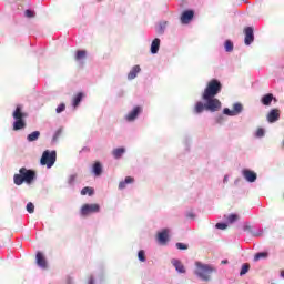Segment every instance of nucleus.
Segmentation results:
<instances>
[{"instance_id": "nucleus-35", "label": "nucleus", "mask_w": 284, "mask_h": 284, "mask_svg": "<svg viewBox=\"0 0 284 284\" xmlns=\"http://www.w3.org/2000/svg\"><path fill=\"white\" fill-rule=\"evenodd\" d=\"M139 260L140 262H145L146 257L144 251H139Z\"/></svg>"}, {"instance_id": "nucleus-46", "label": "nucleus", "mask_w": 284, "mask_h": 284, "mask_svg": "<svg viewBox=\"0 0 284 284\" xmlns=\"http://www.w3.org/2000/svg\"><path fill=\"white\" fill-rule=\"evenodd\" d=\"M281 276L284 277V271L281 272Z\"/></svg>"}, {"instance_id": "nucleus-31", "label": "nucleus", "mask_w": 284, "mask_h": 284, "mask_svg": "<svg viewBox=\"0 0 284 284\" xmlns=\"http://www.w3.org/2000/svg\"><path fill=\"white\" fill-rule=\"evenodd\" d=\"M250 268H251L250 264H243L240 275L241 276L246 275V273H248Z\"/></svg>"}, {"instance_id": "nucleus-43", "label": "nucleus", "mask_w": 284, "mask_h": 284, "mask_svg": "<svg viewBox=\"0 0 284 284\" xmlns=\"http://www.w3.org/2000/svg\"><path fill=\"white\" fill-rule=\"evenodd\" d=\"M89 284H94V277L89 278Z\"/></svg>"}, {"instance_id": "nucleus-7", "label": "nucleus", "mask_w": 284, "mask_h": 284, "mask_svg": "<svg viewBox=\"0 0 284 284\" xmlns=\"http://www.w3.org/2000/svg\"><path fill=\"white\" fill-rule=\"evenodd\" d=\"M254 40H255L254 27L253 26H246V28H244V43H245V45H252Z\"/></svg>"}, {"instance_id": "nucleus-37", "label": "nucleus", "mask_w": 284, "mask_h": 284, "mask_svg": "<svg viewBox=\"0 0 284 284\" xmlns=\"http://www.w3.org/2000/svg\"><path fill=\"white\" fill-rule=\"evenodd\" d=\"M176 246H178V248H180V250H186V248H189L187 244H183L182 242H178V243H176Z\"/></svg>"}, {"instance_id": "nucleus-4", "label": "nucleus", "mask_w": 284, "mask_h": 284, "mask_svg": "<svg viewBox=\"0 0 284 284\" xmlns=\"http://www.w3.org/2000/svg\"><path fill=\"white\" fill-rule=\"evenodd\" d=\"M214 272L213 266H210L209 264H202L201 262H196V275L204 280V282H207Z\"/></svg>"}, {"instance_id": "nucleus-34", "label": "nucleus", "mask_w": 284, "mask_h": 284, "mask_svg": "<svg viewBox=\"0 0 284 284\" xmlns=\"http://www.w3.org/2000/svg\"><path fill=\"white\" fill-rule=\"evenodd\" d=\"M27 211H28L29 213H34V204H33V202H28V204H27Z\"/></svg>"}, {"instance_id": "nucleus-36", "label": "nucleus", "mask_w": 284, "mask_h": 284, "mask_svg": "<svg viewBox=\"0 0 284 284\" xmlns=\"http://www.w3.org/2000/svg\"><path fill=\"white\" fill-rule=\"evenodd\" d=\"M216 229H222V230L227 229V224L225 222H217Z\"/></svg>"}, {"instance_id": "nucleus-29", "label": "nucleus", "mask_w": 284, "mask_h": 284, "mask_svg": "<svg viewBox=\"0 0 284 284\" xmlns=\"http://www.w3.org/2000/svg\"><path fill=\"white\" fill-rule=\"evenodd\" d=\"M87 193H89V195H93L94 190L91 186H84L81 191V194L87 195Z\"/></svg>"}, {"instance_id": "nucleus-28", "label": "nucleus", "mask_w": 284, "mask_h": 284, "mask_svg": "<svg viewBox=\"0 0 284 284\" xmlns=\"http://www.w3.org/2000/svg\"><path fill=\"white\" fill-rule=\"evenodd\" d=\"M266 257H268V253L262 252V253H256L254 260L255 262H258L260 260H265Z\"/></svg>"}, {"instance_id": "nucleus-2", "label": "nucleus", "mask_w": 284, "mask_h": 284, "mask_svg": "<svg viewBox=\"0 0 284 284\" xmlns=\"http://www.w3.org/2000/svg\"><path fill=\"white\" fill-rule=\"evenodd\" d=\"M222 91V83L217 79H212L209 81L204 93H203V99H210V97L215 98L216 94H220Z\"/></svg>"}, {"instance_id": "nucleus-5", "label": "nucleus", "mask_w": 284, "mask_h": 284, "mask_svg": "<svg viewBox=\"0 0 284 284\" xmlns=\"http://www.w3.org/2000/svg\"><path fill=\"white\" fill-rule=\"evenodd\" d=\"M54 162H57V151H43L41 156V164H47V166L50 169L53 166Z\"/></svg>"}, {"instance_id": "nucleus-6", "label": "nucleus", "mask_w": 284, "mask_h": 284, "mask_svg": "<svg viewBox=\"0 0 284 284\" xmlns=\"http://www.w3.org/2000/svg\"><path fill=\"white\" fill-rule=\"evenodd\" d=\"M205 101V110H209L210 112H217L222 108V103L220 99H216L214 97H210L209 99H204Z\"/></svg>"}, {"instance_id": "nucleus-32", "label": "nucleus", "mask_w": 284, "mask_h": 284, "mask_svg": "<svg viewBox=\"0 0 284 284\" xmlns=\"http://www.w3.org/2000/svg\"><path fill=\"white\" fill-rule=\"evenodd\" d=\"M239 219V215L236 213H231V215H227V222L233 223L236 222Z\"/></svg>"}, {"instance_id": "nucleus-47", "label": "nucleus", "mask_w": 284, "mask_h": 284, "mask_svg": "<svg viewBox=\"0 0 284 284\" xmlns=\"http://www.w3.org/2000/svg\"><path fill=\"white\" fill-rule=\"evenodd\" d=\"M283 146H284V142H283Z\"/></svg>"}, {"instance_id": "nucleus-16", "label": "nucleus", "mask_w": 284, "mask_h": 284, "mask_svg": "<svg viewBox=\"0 0 284 284\" xmlns=\"http://www.w3.org/2000/svg\"><path fill=\"white\" fill-rule=\"evenodd\" d=\"M141 112V108L140 106H136L132 110V112H130L128 115H126V120L128 121H134V119H136V116H139Z\"/></svg>"}, {"instance_id": "nucleus-39", "label": "nucleus", "mask_w": 284, "mask_h": 284, "mask_svg": "<svg viewBox=\"0 0 284 284\" xmlns=\"http://www.w3.org/2000/svg\"><path fill=\"white\" fill-rule=\"evenodd\" d=\"M264 134H265V132H264V130L262 128L256 131V136H258V138L264 136Z\"/></svg>"}, {"instance_id": "nucleus-14", "label": "nucleus", "mask_w": 284, "mask_h": 284, "mask_svg": "<svg viewBox=\"0 0 284 284\" xmlns=\"http://www.w3.org/2000/svg\"><path fill=\"white\" fill-rule=\"evenodd\" d=\"M243 175L248 180V182H255L257 178V173L255 171H252L251 169H244L243 170Z\"/></svg>"}, {"instance_id": "nucleus-11", "label": "nucleus", "mask_w": 284, "mask_h": 284, "mask_svg": "<svg viewBox=\"0 0 284 284\" xmlns=\"http://www.w3.org/2000/svg\"><path fill=\"white\" fill-rule=\"evenodd\" d=\"M161 48V39L159 37H155L150 45V52L151 54H158Z\"/></svg>"}, {"instance_id": "nucleus-24", "label": "nucleus", "mask_w": 284, "mask_h": 284, "mask_svg": "<svg viewBox=\"0 0 284 284\" xmlns=\"http://www.w3.org/2000/svg\"><path fill=\"white\" fill-rule=\"evenodd\" d=\"M273 99H274L273 94H265V95L262 98V103H263V105H271Z\"/></svg>"}, {"instance_id": "nucleus-15", "label": "nucleus", "mask_w": 284, "mask_h": 284, "mask_svg": "<svg viewBox=\"0 0 284 284\" xmlns=\"http://www.w3.org/2000/svg\"><path fill=\"white\" fill-rule=\"evenodd\" d=\"M37 264L41 268H47V266H48V262H47L45 257L40 252L37 253Z\"/></svg>"}, {"instance_id": "nucleus-1", "label": "nucleus", "mask_w": 284, "mask_h": 284, "mask_svg": "<svg viewBox=\"0 0 284 284\" xmlns=\"http://www.w3.org/2000/svg\"><path fill=\"white\" fill-rule=\"evenodd\" d=\"M36 178V171L32 169H27V166H21L20 172L16 173L13 175V181L16 184H23V182H27L28 184H31Z\"/></svg>"}, {"instance_id": "nucleus-21", "label": "nucleus", "mask_w": 284, "mask_h": 284, "mask_svg": "<svg viewBox=\"0 0 284 284\" xmlns=\"http://www.w3.org/2000/svg\"><path fill=\"white\" fill-rule=\"evenodd\" d=\"M84 94L83 92H79L74 98H73V101H72V105L73 108H78L83 99Z\"/></svg>"}, {"instance_id": "nucleus-10", "label": "nucleus", "mask_w": 284, "mask_h": 284, "mask_svg": "<svg viewBox=\"0 0 284 284\" xmlns=\"http://www.w3.org/2000/svg\"><path fill=\"white\" fill-rule=\"evenodd\" d=\"M194 14H195V12L193 9L183 10V12L181 14V22L190 23L192 21V19H194Z\"/></svg>"}, {"instance_id": "nucleus-8", "label": "nucleus", "mask_w": 284, "mask_h": 284, "mask_svg": "<svg viewBox=\"0 0 284 284\" xmlns=\"http://www.w3.org/2000/svg\"><path fill=\"white\" fill-rule=\"evenodd\" d=\"M243 112V105L242 103H234L233 110H230V108H224L223 113L227 116H237Z\"/></svg>"}, {"instance_id": "nucleus-23", "label": "nucleus", "mask_w": 284, "mask_h": 284, "mask_svg": "<svg viewBox=\"0 0 284 284\" xmlns=\"http://www.w3.org/2000/svg\"><path fill=\"white\" fill-rule=\"evenodd\" d=\"M130 182H134V178H132V175H126L125 180L120 182L119 189H125L126 184Z\"/></svg>"}, {"instance_id": "nucleus-33", "label": "nucleus", "mask_w": 284, "mask_h": 284, "mask_svg": "<svg viewBox=\"0 0 284 284\" xmlns=\"http://www.w3.org/2000/svg\"><path fill=\"white\" fill-rule=\"evenodd\" d=\"M65 108H67L65 103H60V105H58L55 111L58 114H61V112H64Z\"/></svg>"}, {"instance_id": "nucleus-26", "label": "nucleus", "mask_w": 284, "mask_h": 284, "mask_svg": "<svg viewBox=\"0 0 284 284\" xmlns=\"http://www.w3.org/2000/svg\"><path fill=\"white\" fill-rule=\"evenodd\" d=\"M93 173H95V175H100L102 173L101 162H95V164H93Z\"/></svg>"}, {"instance_id": "nucleus-41", "label": "nucleus", "mask_w": 284, "mask_h": 284, "mask_svg": "<svg viewBox=\"0 0 284 284\" xmlns=\"http://www.w3.org/2000/svg\"><path fill=\"white\" fill-rule=\"evenodd\" d=\"M75 178H77L75 175H70L69 183L72 184L74 182Z\"/></svg>"}, {"instance_id": "nucleus-44", "label": "nucleus", "mask_w": 284, "mask_h": 284, "mask_svg": "<svg viewBox=\"0 0 284 284\" xmlns=\"http://www.w3.org/2000/svg\"><path fill=\"white\" fill-rule=\"evenodd\" d=\"M222 264H229V260H223Z\"/></svg>"}, {"instance_id": "nucleus-38", "label": "nucleus", "mask_w": 284, "mask_h": 284, "mask_svg": "<svg viewBox=\"0 0 284 284\" xmlns=\"http://www.w3.org/2000/svg\"><path fill=\"white\" fill-rule=\"evenodd\" d=\"M141 70H142L141 65H133L130 72H141Z\"/></svg>"}, {"instance_id": "nucleus-19", "label": "nucleus", "mask_w": 284, "mask_h": 284, "mask_svg": "<svg viewBox=\"0 0 284 284\" xmlns=\"http://www.w3.org/2000/svg\"><path fill=\"white\" fill-rule=\"evenodd\" d=\"M224 50H225V52H233V50H234V41H232V39H225V41H224Z\"/></svg>"}, {"instance_id": "nucleus-42", "label": "nucleus", "mask_w": 284, "mask_h": 284, "mask_svg": "<svg viewBox=\"0 0 284 284\" xmlns=\"http://www.w3.org/2000/svg\"><path fill=\"white\" fill-rule=\"evenodd\" d=\"M222 121H224V116H219L217 123H222Z\"/></svg>"}, {"instance_id": "nucleus-45", "label": "nucleus", "mask_w": 284, "mask_h": 284, "mask_svg": "<svg viewBox=\"0 0 284 284\" xmlns=\"http://www.w3.org/2000/svg\"><path fill=\"white\" fill-rule=\"evenodd\" d=\"M229 180V176L227 175H225L224 176V182H226Z\"/></svg>"}, {"instance_id": "nucleus-20", "label": "nucleus", "mask_w": 284, "mask_h": 284, "mask_svg": "<svg viewBox=\"0 0 284 284\" xmlns=\"http://www.w3.org/2000/svg\"><path fill=\"white\" fill-rule=\"evenodd\" d=\"M125 154L124 146H118V149H113V156L114 159H121Z\"/></svg>"}, {"instance_id": "nucleus-40", "label": "nucleus", "mask_w": 284, "mask_h": 284, "mask_svg": "<svg viewBox=\"0 0 284 284\" xmlns=\"http://www.w3.org/2000/svg\"><path fill=\"white\" fill-rule=\"evenodd\" d=\"M128 79H136V72H130Z\"/></svg>"}, {"instance_id": "nucleus-30", "label": "nucleus", "mask_w": 284, "mask_h": 284, "mask_svg": "<svg viewBox=\"0 0 284 284\" xmlns=\"http://www.w3.org/2000/svg\"><path fill=\"white\" fill-rule=\"evenodd\" d=\"M24 14L28 18L36 17V10H33L32 8H27V10H24Z\"/></svg>"}, {"instance_id": "nucleus-25", "label": "nucleus", "mask_w": 284, "mask_h": 284, "mask_svg": "<svg viewBox=\"0 0 284 284\" xmlns=\"http://www.w3.org/2000/svg\"><path fill=\"white\" fill-rule=\"evenodd\" d=\"M40 138V132H32L31 134L28 135V141L29 143H32L34 141H38Z\"/></svg>"}, {"instance_id": "nucleus-48", "label": "nucleus", "mask_w": 284, "mask_h": 284, "mask_svg": "<svg viewBox=\"0 0 284 284\" xmlns=\"http://www.w3.org/2000/svg\"><path fill=\"white\" fill-rule=\"evenodd\" d=\"M98 1H101V0H98Z\"/></svg>"}, {"instance_id": "nucleus-17", "label": "nucleus", "mask_w": 284, "mask_h": 284, "mask_svg": "<svg viewBox=\"0 0 284 284\" xmlns=\"http://www.w3.org/2000/svg\"><path fill=\"white\" fill-rule=\"evenodd\" d=\"M173 266H175V271L179 273H185V266H183L182 262L180 260H172Z\"/></svg>"}, {"instance_id": "nucleus-18", "label": "nucleus", "mask_w": 284, "mask_h": 284, "mask_svg": "<svg viewBox=\"0 0 284 284\" xmlns=\"http://www.w3.org/2000/svg\"><path fill=\"white\" fill-rule=\"evenodd\" d=\"M166 28H168V21H160L156 26L158 34H164Z\"/></svg>"}, {"instance_id": "nucleus-12", "label": "nucleus", "mask_w": 284, "mask_h": 284, "mask_svg": "<svg viewBox=\"0 0 284 284\" xmlns=\"http://www.w3.org/2000/svg\"><path fill=\"white\" fill-rule=\"evenodd\" d=\"M170 229H163L160 233H158V240L160 244H165L169 240Z\"/></svg>"}, {"instance_id": "nucleus-13", "label": "nucleus", "mask_w": 284, "mask_h": 284, "mask_svg": "<svg viewBox=\"0 0 284 284\" xmlns=\"http://www.w3.org/2000/svg\"><path fill=\"white\" fill-rule=\"evenodd\" d=\"M280 116V110H271V112L267 114V121L268 123H275L276 121H278Z\"/></svg>"}, {"instance_id": "nucleus-9", "label": "nucleus", "mask_w": 284, "mask_h": 284, "mask_svg": "<svg viewBox=\"0 0 284 284\" xmlns=\"http://www.w3.org/2000/svg\"><path fill=\"white\" fill-rule=\"evenodd\" d=\"M100 211V204H84L81 209L82 215H89L90 213H98Z\"/></svg>"}, {"instance_id": "nucleus-22", "label": "nucleus", "mask_w": 284, "mask_h": 284, "mask_svg": "<svg viewBox=\"0 0 284 284\" xmlns=\"http://www.w3.org/2000/svg\"><path fill=\"white\" fill-rule=\"evenodd\" d=\"M87 54H88L87 50H77L75 52L77 61H82L83 59L87 58Z\"/></svg>"}, {"instance_id": "nucleus-27", "label": "nucleus", "mask_w": 284, "mask_h": 284, "mask_svg": "<svg viewBox=\"0 0 284 284\" xmlns=\"http://www.w3.org/2000/svg\"><path fill=\"white\" fill-rule=\"evenodd\" d=\"M203 110H205V103H202L201 101H199L195 104V112H196V114H201V112H203Z\"/></svg>"}, {"instance_id": "nucleus-3", "label": "nucleus", "mask_w": 284, "mask_h": 284, "mask_svg": "<svg viewBox=\"0 0 284 284\" xmlns=\"http://www.w3.org/2000/svg\"><path fill=\"white\" fill-rule=\"evenodd\" d=\"M27 114L24 112H22V108L21 105H17L14 112H13V119L16 120L13 122V130L18 131V130H23L27 125L24 119H26Z\"/></svg>"}]
</instances>
